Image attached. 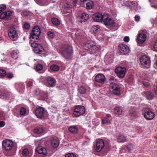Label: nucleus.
Listing matches in <instances>:
<instances>
[{"label":"nucleus","mask_w":157,"mask_h":157,"mask_svg":"<svg viewBox=\"0 0 157 157\" xmlns=\"http://www.w3.org/2000/svg\"><path fill=\"white\" fill-rule=\"evenodd\" d=\"M31 46L33 48L35 53L44 56L48 55V53L47 51L44 49L40 44H38L36 42L31 43Z\"/></svg>","instance_id":"f257e3e1"},{"label":"nucleus","mask_w":157,"mask_h":157,"mask_svg":"<svg viewBox=\"0 0 157 157\" xmlns=\"http://www.w3.org/2000/svg\"><path fill=\"white\" fill-rule=\"evenodd\" d=\"M62 54L67 60L71 59L73 53L72 48L69 45H64L61 48Z\"/></svg>","instance_id":"f03ea898"},{"label":"nucleus","mask_w":157,"mask_h":157,"mask_svg":"<svg viewBox=\"0 0 157 157\" xmlns=\"http://www.w3.org/2000/svg\"><path fill=\"white\" fill-rule=\"evenodd\" d=\"M84 47L90 53H94L99 50V48L97 46L96 43L90 41L86 42L84 45Z\"/></svg>","instance_id":"7ed1b4c3"},{"label":"nucleus","mask_w":157,"mask_h":157,"mask_svg":"<svg viewBox=\"0 0 157 157\" xmlns=\"http://www.w3.org/2000/svg\"><path fill=\"white\" fill-rule=\"evenodd\" d=\"M105 146L106 147L108 148L110 146V142L107 141V143L106 141L105 142L101 139L98 140L96 142V144L94 147V150L95 151L98 152L101 151Z\"/></svg>","instance_id":"20e7f679"},{"label":"nucleus","mask_w":157,"mask_h":157,"mask_svg":"<svg viewBox=\"0 0 157 157\" xmlns=\"http://www.w3.org/2000/svg\"><path fill=\"white\" fill-rule=\"evenodd\" d=\"M142 114L147 120H152L155 117V114L148 108H144L142 110Z\"/></svg>","instance_id":"39448f33"},{"label":"nucleus","mask_w":157,"mask_h":157,"mask_svg":"<svg viewBox=\"0 0 157 157\" xmlns=\"http://www.w3.org/2000/svg\"><path fill=\"white\" fill-rule=\"evenodd\" d=\"M140 61L143 67L147 68L149 67L151 64V60L146 55L142 56L140 58Z\"/></svg>","instance_id":"423d86ee"},{"label":"nucleus","mask_w":157,"mask_h":157,"mask_svg":"<svg viewBox=\"0 0 157 157\" xmlns=\"http://www.w3.org/2000/svg\"><path fill=\"white\" fill-rule=\"evenodd\" d=\"M104 18L103 20L104 23L106 26H115V23L114 20L109 17V15L107 13H104Z\"/></svg>","instance_id":"0eeeda50"},{"label":"nucleus","mask_w":157,"mask_h":157,"mask_svg":"<svg viewBox=\"0 0 157 157\" xmlns=\"http://www.w3.org/2000/svg\"><path fill=\"white\" fill-rule=\"evenodd\" d=\"M85 112V108L83 106L78 105L75 107L74 115L75 117H78L83 115Z\"/></svg>","instance_id":"6e6552de"},{"label":"nucleus","mask_w":157,"mask_h":157,"mask_svg":"<svg viewBox=\"0 0 157 157\" xmlns=\"http://www.w3.org/2000/svg\"><path fill=\"white\" fill-rule=\"evenodd\" d=\"M2 147L6 151L11 150L13 146V142L9 139L3 140L2 142Z\"/></svg>","instance_id":"1a4fd4ad"},{"label":"nucleus","mask_w":157,"mask_h":157,"mask_svg":"<svg viewBox=\"0 0 157 157\" xmlns=\"http://www.w3.org/2000/svg\"><path fill=\"white\" fill-rule=\"evenodd\" d=\"M8 34L9 37L13 41H15L18 38L17 31L14 28H11L8 31Z\"/></svg>","instance_id":"9d476101"},{"label":"nucleus","mask_w":157,"mask_h":157,"mask_svg":"<svg viewBox=\"0 0 157 157\" xmlns=\"http://www.w3.org/2000/svg\"><path fill=\"white\" fill-rule=\"evenodd\" d=\"M111 90L116 95H119L120 94V88L119 85L114 83H111L109 85Z\"/></svg>","instance_id":"9b49d317"},{"label":"nucleus","mask_w":157,"mask_h":157,"mask_svg":"<svg viewBox=\"0 0 157 157\" xmlns=\"http://www.w3.org/2000/svg\"><path fill=\"white\" fill-rule=\"evenodd\" d=\"M106 79L105 77L103 74H98L95 77V84L97 82L101 84H103L104 83Z\"/></svg>","instance_id":"f8f14e48"},{"label":"nucleus","mask_w":157,"mask_h":157,"mask_svg":"<svg viewBox=\"0 0 157 157\" xmlns=\"http://www.w3.org/2000/svg\"><path fill=\"white\" fill-rule=\"evenodd\" d=\"M119 50L121 54L125 55L128 53L129 51L128 47L126 45L121 44L119 46Z\"/></svg>","instance_id":"ddd939ff"},{"label":"nucleus","mask_w":157,"mask_h":157,"mask_svg":"<svg viewBox=\"0 0 157 157\" xmlns=\"http://www.w3.org/2000/svg\"><path fill=\"white\" fill-rule=\"evenodd\" d=\"M35 114L38 118L42 119L45 114V110L44 108L39 107L35 110Z\"/></svg>","instance_id":"4468645a"},{"label":"nucleus","mask_w":157,"mask_h":157,"mask_svg":"<svg viewBox=\"0 0 157 157\" xmlns=\"http://www.w3.org/2000/svg\"><path fill=\"white\" fill-rule=\"evenodd\" d=\"M104 13L102 14L100 13H97L94 14L93 15V19L95 22H101L104 18Z\"/></svg>","instance_id":"2eb2a0df"},{"label":"nucleus","mask_w":157,"mask_h":157,"mask_svg":"<svg viewBox=\"0 0 157 157\" xmlns=\"http://www.w3.org/2000/svg\"><path fill=\"white\" fill-rule=\"evenodd\" d=\"M125 69L124 68L119 67L115 69V71L118 77L120 78H123L125 74Z\"/></svg>","instance_id":"dca6fc26"},{"label":"nucleus","mask_w":157,"mask_h":157,"mask_svg":"<svg viewBox=\"0 0 157 157\" xmlns=\"http://www.w3.org/2000/svg\"><path fill=\"white\" fill-rule=\"evenodd\" d=\"M147 36L144 33H140L136 39L137 42L138 43L142 44L145 41Z\"/></svg>","instance_id":"f3484780"},{"label":"nucleus","mask_w":157,"mask_h":157,"mask_svg":"<svg viewBox=\"0 0 157 157\" xmlns=\"http://www.w3.org/2000/svg\"><path fill=\"white\" fill-rule=\"evenodd\" d=\"M89 15L86 13H84L78 16V21L81 23L84 22L88 19Z\"/></svg>","instance_id":"a211bd4d"},{"label":"nucleus","mask_w":157,"mask_h":157,"mask_svg":"<svg viewBox=\"0 0 157 157\" xmlns=\"http://www.w3.org/2000/svg\"><path fill=\"white\" fill-rule=\"evenodd\" d=\"M112 120L111 116L109 114H107L106 116L102 119L101 123L103 124H108L111 123Z\"/></svg>","instance_id":"6ab92c4d"},{"label":"nucleus","mask_w":157,"mask_h":157,"mask_svg":"<svg viewBox=\"0 0 157 157\" xmlns=\"http://www.w3.org/2000/svg\"><path fill=\"white\" fill-rule=\"evenodd\" d=\"M12 14V13L11 11L4 12L0 15V19H8Z\"/></svg>","instance_id":"aec40b11"},{"label":"nucleus","mask_w":157,"mask_h":157,"mask_svg":"<svg viewBox=\"0 0 157 157\" xmlns=\"http://www.w3.org/2000/svg\"><path fill=\"white\" fill-rule=\"evenodd\" d=\"M36 151L40 154H42L45 155L47 153L46 149L45 148L42 147H38L36 149Z\"/></svg>","instance_id":"412c9836"},{"label":"nucleus","mask_w":157,"mask_h":157,"mask_svg":"<svg viewBox=\"0 0 157 157\" xmlns=\"http://www.w3.org/2000/svg\"><path fill=\"white\" fill-rule=\"evenodd\" d=\"M51 142L52 147L54 148H56L59 146V142L58 139L56 138L52 139Z\"/></svg>","instance_id":"4be33fe9"},{"label":"nucleus","mask_w":157,"mask_h":157,"mask_svg":"<svg viewBox=\"0 0 157 157\" xmlns=\"http://www.w3.org/2000/svg\"><path fill=\"white\" fill-rule=\"evenodd\" d=\"M114 111L116 115L121 117L123 113L121 107L116 106L114 109Z\"/></svg>","instance_id":"5701e85b"},{"label":"nucleus","mask_w":157,"mask_h":157,"mask_svg":"<svg viewBox=\"0 0 157 157\" xmlns=\"http://www.w3.org/2000/svg\"><path fill=\"white\" fill-rule=\"evenodd\" d=\"M41 31L40 29L38 26H35L33 29L31 33L36 35H39Z\"/></svg>","instance_id":"b1692460"},{"label":"nucleus","mask_w":157,"mask_h":157,"mask_svg":"<svg viewBox=\"0 0 157 157\" xmlns=\"http://www.w3.org/2000/svg\"><path fill=\"white\" fill-rule=\"evenodd\" d=\"M16 87L17 90L19 92L22 93L25 88L24 85L22 83H18L16 85Z\"/></svg>","instance_id":"393cba45"},{"label":"nucleus","mask_w":157,"mask_h":157,"mask_svg":"<svg viewBox=\"0 0 157 157\" xmlns=\"http://www.w3.org/2000/svg\"><path fill=\"white\" fill-rule=\"evenodd\" d=\"M19 52L18 50H13L11 53V57L15 59H17L19 55Z\"/></svg>","instance_id":"a878e982"},{"label":"nucleus","mask_w":157,"mask_h":157,"mask_svg":"<svg viewBox=\"0 0 157 157\" xmlns=\"http://www.w3.org/2000/svg\"><path fill=\"white\" fill-rule=\"evenodd\" d=\"M39 35H34L32 33L30 34V38L31 39V40L32 41L31 43L33 42H36V41L39 40Z\"/></svg>","instance_id":"bb28decb"},{"label":"nucleus","mask_w":157,"mask_h":157,"mask_svg":"<svg viewBox=\"0 0 157 157\" xmlns=\"http://www.w3.org/2000/svg\"><path fill=\"white\" fill-rule=\"evenodd\" d=\"M68 130L71 132L76 133L77 132L78 129L76 126L73 125L70 126L69 127Z\"/></svg>","instance_id":"cd10ccee"},{"label":"nucleus","mask_w":157,"mask_h":157,"mask_svg":"<svg viewBox=\"0 0 157 157\" xmlns=\"http://www.w3.org/2000/svg\"><path fill=\"white\" fill-rule=\"evenodd\" d=\"M143 95L147 98H153L154 97L153 93L150 91L144 92Z\"/></svg>","instance_id":"c85d7f7f"},{"label":"nucleus","mask_w":157,"mask_h":157,"mask_svg":"<svg viewBox=\"0 0 157 157\" xmlns=\"http://www.w3.org/2000/svg\"><path fill=\"white\" fill-rule=\"evenodd\" d=\"M117 140L119 143H124L126 141V137L123 135H120L117 137Z\"/></svg>","instance_id":"c756f323"},{"label":"nucleus","mask_w":157,"mask_h":157,"mask_svg":"<svg viewBox=\"0 0 157 157\" xmlns=\"http://www.w3.org/2000/svg\"><path fill=\"white\" fill-rule=\"evenodd\" d=\"M44 130L42 127L36 128L34 129V132L36 134H40L44 133Z\"/></svg>","instance_id":"7c9ffc66"},{"label":"nucleus","mask_w":157,"mask_h":157,"mask_svg":"<svg viewBox=\"0 0 157 157\" xmlns=\"http://www.w3.org/2000/svg\"><path fill=\"white\" fill-rule=\"evenodd\" d=\"M52 23L55 25H59L60 24V21L56 17L52 18L51 19Z\"/></svg>","instance_id":"2f4dec72"},{"label":"nucleus","mask_w":157,"mask_h":157,"mask_svg":"<svg viewBox=\"0 0 157 157\" xmlns=\"http://www.w3.org/2000/svg\"><path fill=\"white\" fill-rule=\"evenodd\" d=\"M40 81L42 82L47 86H49V81L48 78L46 79L44 77H41L40 78Z\"/></svg>","instance_id":"473e14b6"},{"label":"nucleus","mask_w":157,"mask_h":157,"mask_svg":"<svg viewBox=\"0 0 157 157\" xmlns=\"http://www.w3.org/2000/svg\"><path fill=\"white\" fill-rule=\"evenodd\" d=\"M56 83V79L50 77V86L53 87L55 86Z\"/></svg>","instance_id":"72a5a7b5"},{"label":"nucleus","mask_w":157,"mask_h":157,"mask_svg":"<svg viewBox=\"0 0 157 157\" xmlns=\"http://www.w3.org/2000/svg\"><path fill=\"white\" fill-rule=\"evenodd\" d=\"M78 92L82 94H84L86 93V89L83 86H80L78 87Z\"/></svg>","instance_id":"f704fd0d"},{"label":"nucleus","mask_w":157,"mask_h":157,"mask_svg":"<svg viewBox=\"0 0 157 157\" xmlns=\"http://www.w3.org/2000/svg\"><path fill=\"white\" fill-rule=\"evenodd\" d=\"M93 6V2L90 0L86 3V9L87 10H90L92 8Z\"/></svg>","instance_id":"c9c22d12"},{"label":"nucleus","mask_w":157,"mask_h":157,"mask_svg":"<svg viewBox=\"0 0 157 157\" xmlns=\"http://www.w3.org/2000/svg\"><path fill=\"white\" fill-rule=\"evenodd\" d=\"M50 68L53 71H56L59 70V67L57 65L54 64L51 66L50 67Z\"/></svg>","instance_id":"e433bc0d"},{"label":"nucleus","mask_w":157,"mask_h":157,"mask_svg":"<svg viewBox=\"0 0 157 157\" xmlns=\"http://www.w3.org/2000/svg\"><path fill=\"white\" fill-rule=\"evenodd\" d=\"M35 2L38 5L40 6H45L48 4L46 3L44 0H35Z\"/></svg>","instance_id":"4c0bfd02"},{"label":"nucleus","mask_w":157,"mask_h":157,"mask_svg":"<svg viewBox=\"0 0 157 157\" xmlns=\"http://www.w3.org/2000/svg\"><path fill=\"white\" fill-rule=\"evenodd\" d=\"M125 146L128 150L130 151H132L134 148V146L131 143H129Z\"/></svg>","instance_id":"58836bf2"},{"label":"nucleus","mask_w":157,"mask_h":157,"mask_svg":"<svg viewBox=\"0 0 157 157\" xmlns=\"http://www.w3.org/2000/svg\"><path fill=\"white\" fill-rule=\"evenodd\" d=\"M127 6L129 7H132L135 5V3L133 1H130L126 2Z\"/></svg>","instance_id":"ea45409f"},{"label":"nucleus","mask_w":157,"mask_h":157,"mask_svg":"<svg viewBox=\"0 0 157 157\" xmlns=\"http://www.w3.org/2000/svg\"><path fill=\"white\" fill-rule=\"evenodd\" d=\"M6 75V71L5 70L0 69V78H3Z\"/></svg>","instance_id":"a19ab883"},{"label":"nucleus","mask_w":157,"mask_h":157,"mask_svg":"<svg viewBox=\"0 0 157 157\" xmlns=\"http://www.w3.org/2000/svg\"><path fill=\"white\" fill-rule=\"evenodd\" d=\"M6 77L9 79H11L14 77V75L13 73L11 72H8L6 73Z\"/></svg>","instance_id":"79ce46f5"},{"label":"nucleus","mask_w":157,"mask_h":157,"mask_svg":"<svg viewBox=\"0 0 157 157\" xmlns=\"http://www.w3.org/2000/svg\"><path fill=\"white\" fill-rule=\"evenodd\" d=\"M22 154L23 155L25 156H28L29 152L28 149L27 148L24 149L22 151Z\"/></svg>","instance_id":"37998d69"},{"label":"nucleus","mask_w":157,"mask_h":157,"mask_svg":"<svg viewBox=\"0 0 157 157\" xmlns=\"http://www.w3.org/2000/svg\"><path fill=\"white\" fill-rule=\"evenodd\" d=\"M100 28V27L98 25H94L92 26V29L94 31L97 32Z\"/></svg>","instance_id":"c03bdc74"},{"label":"nucleus","mask_w":157,"mask_h":157,"mask_svg":"<svg viewBox=\"0 0 157 157\" xmlns=\"http://www.w3.org/2000/svg\"><path fill=\"white\" fill-rule=\"evenodd\" d=\"M26 112V109L24 107H22L21 109L20 113L21 115H25Z\"/></svg>","instance_id":"a18cd8bd"},{"label":"nucleus","mask_w":157,"mask_h":157,"mask_svg":"<svg viewBox=\"0 0 157 157\" xmlns=\"http://www.w3.org/2000/svg\"><path fill=\"white\" fill-rule=\"evenodd\" d=\"M43 68V66L41 64H38L36 66V70L37 71H40Z\"/></svg>","instance_id":"49530a36"},{"label":"nucleus","mask_w":157,"mask_h":157,"mask_svg":"<svg viewBox=\"0 0 157 157\" xmlns=\"http://www.w3.org/2000/svg\"><path fill=\"white\" fill-rule=\"evenodd\" d=\"M23 28L26 29H28L30 27V25L28 23H25L23 25Z\"/></svg>","instance_id":"de8ad7c7"},{"label":"nucleus","mask_w":157,"mask_h":157,"mask_svg":"<svg viewBox=\"0 0 157 157\" xmlns=\"http://www.w3.org/2000/svg\"><path fill=\"white\" fill-rule=\"evenodd\" d=\"M65 157H76V155L72 153H70L66 155Z\"/></svg>","instance_id":"09e8293b"},{"label":"nucleus","mask_w":157,"mask_h":157,"mask_svg":"<svg viewBox=\"0 0 157 157\" xmlns=\"http://www.w3.org/2000/svg\"><path fill=\"white\" fill-rule=\"evenodd\" d=\"M6 6L4 5H0V13L6 9Z\"/></svg>","instance_id":"8fccbe9b"},{"label":"nucleus","mask_w":157,"mask_h":157,"mask_svg":"<svg viewBox=\"0 0 157 157\" xmlns=\"http://www.w3.org/2000/svg\"><path fill=\"white\" fill-rule=\"evenodd\" d=\"M22 15L25 16H27L29 15V12L27 11H24L22 13Z\"/></svg>","instance_id":"3c124183"},{"label":"nucleus","mask_w":157,"mask_h":157,"mask_svg":"<svg viewBox=\"0 0 157 157\" xmlns=\"http://www.w3.org/2000/svg\"><path fill=\"white\" fill-rule=\"evenodd\" d=\"M41 141L40 140H36L35 141V144L36 145H39L40 144Z\"/></svg>","instance_id":"603ef678"},{"label":"nucleus","mask_w":157,"mask_h":157,"mask_svg":"<svg viewBox=\"0 0 157 157\" xmlns=\"http://www.w3.org/2000/svg\"><path fill=\"white\" fill-rule=\"evenodd\" d=\"M154 48L155 51L157 52V40L156 42H155L153 46Z\"/></svg>","instance_id":"864d4df0"},{"label":"nucleus","mask_w":157,"mask_h":157,"mask_svg":"<svg viewBox=\"0 0 157 157\" xmlns=\"http://www.w3.org/2000/svg\"><path fill=\"white\" fill-rule=\"evenodd\" d=\"M124 40L125 42H128L129 40V38L128 36H126L124 37Z\"/></svg>","instance_id":"5fc2aeb1"},{"label":"nucleus","mask_w":157,"mask_h":157,"mask_svg":"<svg viewBox=\"0 0 157 157\" xmlns=\"http://www.w3.org/2000/svg\"><path fill=\"white\" fill-rule=\"evenodd\" d=\"M40 93V91L39 89L36 90L34 91V94L36 95H38Z\"/></svg>","instance_id":"6e6d98bb"},{"label":"nucleus","mask_w":157,"mask_h":157,"mask_svg":"<svg viewBox=\"0 0 157 157\" xmlns=\"http://www.w3.org/2000/svg\"><path fill=\"white\" fill-rule=\"evenodd\" d=\"M55 36V34L54 32L50 31V37L53 38Z\"/></svg>","instance_id":"4d7b16f0"},{"label":"nucleus","mask_w":157,"mask_h":157,"mask_svg":"<svg viewBox=\"0 0 157 157\" xmlns=\"http://www.w3.org/2000/svg\"><path fill=\"white\" fill-rule=\"evenodd\" d=\"M135 19L136 21H139L140 20V17L139 16L136 15L135 17Z\"/></svg>","instance_id":"13d9d810"},{"label":"nucleus","mask_w":157,"mask_h":157,"mask_svg":"<svg viewBox=\"0 0 157 157\" xmlns=\"http://www.w3.org/2000/svg\"><path fill=\"white\" fill-rule=\"evenodd\" d=\"M65 87V85L64 84H62L59 87V89L60 90H63Z\"/></svg>","instance_id":"bf43d9fd"},{"label":"nucleus","mask_w":157,"mask_h":157,"mask_svg":"<svg viewBox=\"0 0 157 157\" xmlns=\"http://www.w3.org/2000/svg\"><path fill=\"white\" fill-rule=\"evenodd\" d=\"M5 125L4 122L3 121H0V127L4 126Z\"/></svg>","instance_id":"052dcab7"},{"label":"nucleus","mask_w":157,"mask_h":157,"mask_svg":"<svg viewBox=\"0 0 157 157\" xmlns=\"http://www.w3.org/2000/svg\"><path fill=\"white\" fill-rule=\"evenodd\" d=\"M151 6L153 8L157 9V4H152Z\"/></svg>","instance_id":"680f3d73"},{"label":"nucleus","mask_w":157,"mask_h":157,"mask_svg":"<svg viewBox=\"0 0 157 157\" xmlns=\"http://www.w3.org/2000/svg\"><path fill=\"white\" fill-rule=\"evenodd\" d=\"M32 85V82L31 81H29L27 83V85L29 87H30Z\"/></svg>","instance_id":"e2e57ef3"},{"label":"nucleus","mask_w":157,"mask_h":157,"mask_svg":"<svg viewBox=\"0 0 157 157\" xmlns=\"http://www.w3.org/2000/svg\"><path fill=\"white\" fill-rule=\"evenodd\" d=\"M115 79V77L113 76H111L110 77V78L109 79V80L110 81H113Z\"/></svg>","instance_id":"0e129e2a"},{"label":"nucleus","mask_w":157,"mask_h":157,"mask_svg":"<svg viewBox=\"0 0 157 157\" xmlns=\"http://www.w3.org/2000/svg\"><path fill=\"white\" fill-rule=\"evenodd\" d=\"M81 35V33H79L78 31L76 32L75 33V35L76 36H80Z\"/></svg>","instance_id":"69168bd1"},{"label":"nucleus","mask_w":157,"mask_h":157,"mask_svg":"<svg viewBox=\"0 0 157 157\" xmlns=\"http://www.w3.org/2000/svg\"><path fill=\"white\" fill-rule=\"evenodd\" d=\"M135 110V109L133 108L132 110H130V113L131 114H132L133 113V112H134Z\"/></svg>","instance_id":"338daca9"},{"label":"nucleus","mask_w":157,"mask_h":157,"mask_svg":"<svg viewBox=\"0 0 157 157\" xmlns=\"http://www.w3.org/2000/svg\"><path fill=\"white\" fill-rule=\"evenodd\" d=\"M77 1L76 0H74L73 2V4L74 6H76Z\"/></svg>","instance_id":"774afa93"}]
</instances>
